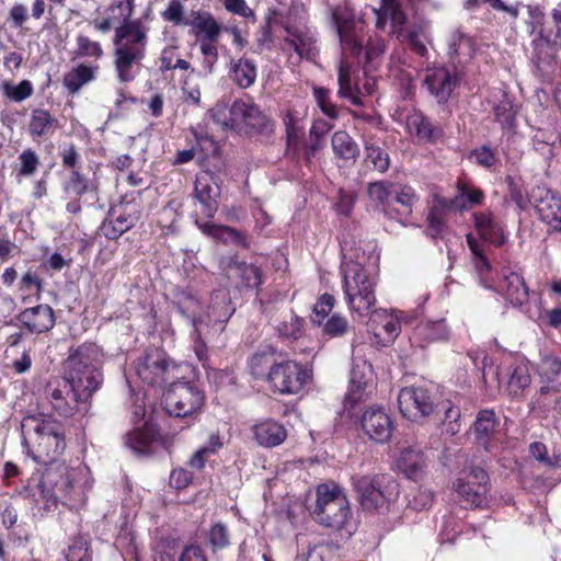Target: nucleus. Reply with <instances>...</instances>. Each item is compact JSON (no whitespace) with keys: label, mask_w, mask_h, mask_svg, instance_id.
I'll list each match as a JSON object with an SVG mask.
<instances>
[{"label":"nucleus","mask_w":561,"mask_h":561,"mask_svg":"<svg viewBox=\"0 0 561 561\" xmlns=\"http://www.w3.org/2000/svg\"><path fill=\"white\" fill-rule=\"evenodd\" d=\"M134 8V0H119L107 9L108 18L94 22V27L103 33L119 22L113 37V64L121 83L131 82L136 78V70L146 57L148 46L150 27L139 19H131Z\"/></svg>","instance_id":"nucleus-1"},{"label":"nucleus","mask_w":561,"mask_h":561,"mask_svg":"<svg viewBox=\"0 0 561 561\" xmlns=\"http://www.w3.org/2000/svg\"><path fill=\"white\" fill-rule=\"evenodd\" d=\"M84 474L81 467L72 468L66 463L47 466L41 476H33L21 491L28 501L34 514L44 515L57 508L58 501L76 506L83 502L84 492L80 480Z\"/></svg>","instance_id":"nucleus-2"},{"label":"nucleus","mask_w":561,"mask_h":561,"mask_svg":"<svg viewBox=\"0 0 561 561\" xmlns=\"http://www.w3.org/2000/svg\"><path fill=\"white\" fill-rule=\"evenodd\" d=\"M23 445L36 462L60 465L57 458L66 448L62 425L51 417L30 415L23 419Z\"/></svg>","instance_id":"nucleus-3"},{"label":"nucleus","mask_w":561,"mask_h":561,"mask_svg":"<svg viewBox=\"0 0 561 561\" xmlns=\"http://www.w3.org/2000/svg\"><path fill=\"white\" fill-rule=\"evenodd\" d=\"M102 353L93 343H83L70 348L64 364V380L72 388L79 400H90L103 382L100 370Z\"/></svg>","instance_id":"nucleus-4"},{"label":"nucleus","mask_w":561,"mask_h":561,"mask_svg":"<svg viewBox=\"0 0 561 561\" xmlns=\"http://www.w3.org/2000/svg\"><path fill=\"white\" fill-rule=\"evenodd\" d=\"M210 115L215 123L225 128L245 127L249 134L268 135L274 130V122L260 107L244 100H236L230 107L217 104Z\"/></svg>","instance_id":"nucleus-5"},{"label":"nucleus","mask_w":561,"mask_h":561,"mask_svg":"<svg viewBox=\"0 0 561 561\" xmlns=\"http://www.w3.org/2000/svg\"><path fill=\"white\" fill-rule=\"evenodd\" d=\"M343 276V293L350 311L364 317L376 304L377 277L373 272L364 273L356 264H348Z\"/></svg>","instance_id":"nucleus-6"},{"label":"nucleus","mask_w":561,"mask_h":561,"mask_svg":"<svg viewBox=\"0 0 561 561\" xmlns=\"http://www.w3.org/2000/svg\"><path fill=\"white\" fill-rule=\"evenodd\" d=\"M314 519L330 528H343L350 516L348 501L335 484H321L317 488V501L312 511Z\"/></svg>","instance_id":"nucleus-7"},{"label":"nucleus","mask_w":561,"mask_h":561,"mask_svg":"<svg viewBox=\"0 0 561 561\" xmlns=\"http://www.w3.org/2000/svg\"><path fill=\"white\" fill-rule=\"evenodd\" d=\"M39 409L47 414L60 417H72L76 414H85L89 411L88 400H79L72 388L64 380L53 379L43 389Z\"/></svg>","instance_id":"nucleus-8"},{"label":"nucleus","mask_w":561,"mask_h":561,"mask_svg":"<svg viewBox=\"0 0 561 561\" xmlns=\"http://www.w3.org/2000/svg\"><path fill=\"white\" fill-rule=\"evenodd\" d=\"M311 371L296 360H283L270 366L265 380L278 394H298L311 380Z\"/></svg>","instance_id":"nucleus-9"},{"label":"nucleus","mask_w":561,"mask_h":561,"mask_svg":"<svg viewBox=\"0 0 561 561\" xmlns=\"http://www.w3.org/2000/svg\"><path fill=\"white\" fill-rule=\"evenodd\" d=\"M178 365L161 348L149 347L135 362V370L142 382L149 386H163L176 378Z\"/></svg>","instance_id":"nucleus-10"},{"label":"nucleus","mask_w":561,"mask_h":561,"mask_svg":"<svg viewBox=\"0 0 561 561\" xmlns=\"http://www.w3.org/2000/svg\"><path fill=\"white\" fill-rule=\"evenodd\" d=\"M352 484L363 508L370 512L381 508L397 491V483L381 474H355Z\"/></svg>","instance_id":"nucleus-11"},{"label":"nucleus","mask_w":561,"mask_h":561,"mask_svg":"<svg viewBox=\"0 0 561 561\" xmlns=\"http://www.w3.org/2000/svg\"><path fill=\"white\" fill-rule=\"evenodd\" d=\"M204 401V392L191 382H172L164 396L168 413L176 417H187L198 413Z\"/></svg>","instance_id":"nucleus-12"},{"label":"nucleus","mask_w":561,"mask_h":561,"mask_svg":"<svg viewBox=\"0 0 561 561\" xmlns=\"http://www.w3.org/2000/svg\"><path fill=\"white\" fill-rule=\"evenodd\" d=\"M398 407L401 414L412 421L420 422L428 417L435 410V397L424 386H409L398 393Z\"/></svg>","instance_id":"nucleus-13"},{"label":"nucleus","mask_w":561,"mask_h":561,"mask_svg":"<svg viewBox=\"0 0 561 561\" xmlns=\"http://www.w3.org/2000/svg\"><path fill=\"white\" fill-rule=\"evenodd\" d=\"M489 476L480 467H473L465 478L454 482L455 491L465 507H482L488 503Z\"/></svg>","instance_id":"nucleus-14"},{"label":"nucleus","mask_w":561,"mask_h":561,"mask_svg":"<svg viewBox=\"0 0 561 561\" xmlns=\"http://www.w3.org/2000/svg\"><path fill=\"white\" fill-rule=\"evenodd\" d=\"M402 321H405L403 311L393 312L386 309L373 310L369 321L371 344L377 347L390 346L401 331Z\"/></svg>","instance_id":"nucleus-15"},{"label":"nucleus","mask_w":561,"mask_h":561,"mask_svg":"<svg viewBox=\"0 0 561 561\" xmlns=\"http://www.w3.org/2000/svg\"><path fill=\"white\" fill-rule=\"evenodd\" d=\"M332 22L336 28L343 51L359 56L363 50V38L356 28L354 14L345 5H337L332 10Z\"/></svg>","instance_id":"nucleus-16"},{"label":"nucleus","mask_w":561,"mask_h":561,"mask_svg":"<svg viewBox=\"0 0 561 561\" xmlns=\"http://www.w3.org/2000/svg\"><path fill=\"white\" fill-rule=\"evenodd\" d=\"M530 202L539 218L553 230L561 231V196L546 186L531 190Z\"/></svg>","instance_id":"nucleus-17"},{"label":"nucleus","mask_w":561,"mask_h":561,"mask_svg":"<svg viewBox=\"0 0 561 561\" xmlns=\"http://www.w3.org/2000/svg\"><path fill=\"white\" fill-rule=\"evenodd\" d=\"M360 426L369 439L378 444L387 443L393 432L391 417L380 407L367 409L362 415Z\"/></svg>","instance_id":"nucleus-18"},{"label":"nucleus","mask_w":561,"mask_h":561,"mask_svg":"<svg viewBox=\"0 0 561 561\" xmlns=\"http://www.w3.org/2000/svg\"><path fill=\"white\" fill-rule=\"evenodd\" d=\"M424 83L436 101L444 104L458 85L459 78L446 67H433L426 70Z\"/></svg>","instance_id":"nucleus-19"},{"label":"nucleus","mask_w":561,"mask_h":561,"mask_svg":"<svg viewBox=\"0 0 561 561\" xmlns=\"http://www.w3.org/2000/svg\"><path fill=\"white\" fill-rule=\"evenodd\" d=\"M287 35L282 43L283 50L293 49L298 59H313L318 55L317 38L314 34L308 28H300L296 26H286Z\"/></svg>","instance_id":"nucleus-20"},{"label":"nucleus","mask_w":561,"mask_h":561,"mask_svg":"<svg viewBox=\"0 0 561 561\" xmlns=\"http://www.w3.org/2000/svg\"><path fill=\"white\" fill-rule=\"evenodd\" d=\"M138 219V213L128 210V206L112 208L108 218L100 226V231L106 239L116 240L123 233L130 230L137 224Z\"/></svg>","instance_id":"nucleus-21"},{"label":"nucleus","mask_w":561,"mask_h":561,"mask_svg":"<svg viewBox=\"0 0 561 561\" xmlns=\"http://www.w3.org/2000/svg\"><path fill=\"white\" fill-rule=\"evenodd\" d=\"M219 196V186L209 173H203L196 176L194 197L201 204L202 211L206 218L211 219L215 217L218 210Z\"/></svg>","instance_id":"nucleus-22"},{"label":"nucleus","mask_w":561,"mask_h":561,"mask_svg":"<svg viewBox=\"0 0 561 561\" xmlns=\"http://www.w3.org/2000/svg\"><path fill=\"white\" fill-rule=\"evenodd\" d=\"M405 127L411 136L426 144H435L444 136L443 128L420 111H414L407 116Z\"/></svg>","instance_id":"nucleus-23"},{"label":"nucleus","mask_w":561,"mask_h":561,"mask_svg":"<svg viewBox=\"0 0 561 561\" xmlns=\"http://www.w3.org/2000/svg\"><path fill=\"white\" fill-rule=\"evenodd\" d=\"M18 319L32 333L49 331L55 324L54 310L48 305L27 308L20 312Z\"/></svg>","instance_id":"nucleus-24"},{"label":"nucleus","mask_w":561,"mask_h":561,"mask_svg":"<svg viewBox=\"0 0 561 561\" xmlns=\"http://www.w3.org/2000/svg\"><path fill=\"white\" fill-rule=\"evenodd\" d=\"M500 288L505 299L513 307H522L528 302L529 290L520 274L503 270Z\"/></svg>","instance_id":"nucleus-25"},{"label":"nucleus","mask_w":561,"mask_h":561,"mask_svg":"<svg viewBox=\"0 0 561 561\" xmlns=\"http://www.w3.org/2000/svg\"><path fill=\"white\" fill-rule=\"evenodd\" d=\"M507 392L512 398H522L531 383L529 362L515 358L507 368Z\"/></svg>","instance_id":"nucleus-26"},{"label":"nucleus","mask_w":561,"mask_h":561,"mask_svg":"<svg viewBox=\"0 0 561 561\" xmlns=\"http://www.w3.org/2000/svg\"><path fill=\"white\" fill-rule=\"evenodd\" d=\"M450 331L445 319L437 321H423L420 322L413 331V340L419 342L421 347L432 342L446 341L449 337Z\"/></svg>","instance_id":"nucleus-27"},{"label":"nucleus","mask_w":561,"mask_h":561,"mask_svg":"<svg viewBox=\"0 0 561 561\" xmlns=\"http://www.w3.org/2000/svg\"><path fill=\"white\" fill-rule=\"evenodd\" d=\"M195 225L206 236L222 241L225 243L232 242L242 248H249L247 237L237 229L224 225H216L210 221L195 220Z\"/></svg>","instance_id":"nucleus-28"},{"label":"nucleus","mask_w":561,"mask_h":561,"mask_svg":"<svg viewBox=\"0 0 561 561\" xmlns=\"http://www.w3.org/2000/svg\"><path fill=\"white\" fill-rule=\"evenodd\" d=\"M474 227L479 236L484 240L501 247L505 243V236L500 221L495 220L491 213H479L473 215Z\"/></svg>","instance_id":"nucleus-29"},{"label":"nucleus","mask_w":561,"mask_h":561,"mask_svg":"<svg viewBox=\"0 0 561 561\" xmlns=\"http://www.w3.org/2000/svg\"><path fill=\"white\" fill-rule=\"evenodd\" d=\"M60 127L58 119L44 108H35L31 113L27 131L33 138H49Z\"/></svg>","instance_id":"nucleus-30"},{"label":"nucleus","mask_w":561,"mask_h":561,"mask_svg":"<svg viewBox=\"0 0 561 561\" xmlns=\"http://www.w3.org/2000/svg\"><path fill=\"white\" fill-rule=\"evenodd\" d=\"M254 438L259 445L275 447L280 445L287 437L286 428L278 422L265 420L253 426Z\"/></svg>","instance_id":"nucleus-31"},{"label":"nucleus","mask_w":561,"mask_h":561,"mask_svg":"<svg viewBox=\"0 0 561 561\" xmlns=\"http://www.w3.org/2000/svg\"><path fill=\"white\" fill-rule=\"evenodd\" d=\"M228 73L236 85L240 89H248L252 87L256 80V64L254 60L245 57L231 60Z\"/></svg>","instance_id":"nucleus-32"},{"label":"nucleus","mask_w":561,"mask_h":561,"mask_svg":"<svg viewBox=\"0 0 561 561\" xmlns=\"http://www.w3.org/2000/svg\"><path fill=\"white\" fill-rule=\"evenodd\" d=\"M545 386L540 387L539 394L545 396L549 392L561 391V360L557 357H545L539 371Z\"/></svg>","instance_id":"nucleus-33"},{"label":"nucleus","mask_w":561,"mask_h":561,"mask_svg":"<svg viewBox=\"0 0 561 561\" xmlns=\"http://www.w3.org/2000/svg\"><path fill=\"white\" fill-rule=\"evenodd\" d=\"M499 425L500 420L496 416L494 410L484 409L478 412L473 424V431L477 440L485 449H488V446Z\"/></svg>","instance_id":"nucleus-34"},{"label":"nucleus","mask_w":561,"mask_h":561,"mask_svg":"<svg viewBox=\"0 0 561 561\" xmlns=\"http://www.w3.org/2000/svg\"><path fill=\"white\" fill-rule=\"evenodd\" d=\"M99 66L80 64L64 76L62 84L70 94H77L83 85L93 81Z\"/></svg>","instance_id":"nucleus-35"},{"label":"nucleus","mask_w":561,"mask_h":561,"mask_svg":"<svg viewBox=\"0 0 561 561\" xmlns=\"http://www.w3.org/2000/svg\"><path fill=\"white\" fill-rule=\"evenodd\" d=\"M398 467L409 479L417 480L425 468L423 453L414 448L403 449L398 459Z\"/></svg>","instance_id":"nucleus-36"},{"label":"nucleus","mask_w":561,"mask_h":561,"mask_svg":"<svg viewBox=\"0 0 561 561\" xmlns=\"http://www.w3.org/2000/svg\"><path fill=\"white\" fill-rule=\"evenodd\" d=\"M190 25L198 41H218L221 33V26L209 12H197L190 22Z\"/></svg>","instance_id":"nucleus-37"},{"label":"nucleus","mask_w":561,"mask_h":561,"mask_svg":"<svg viewBox=\"0 0 561 561\" xmlns=\"http://www.w3.org/2000/svg\"><path fill=\"white\" fill-rule=\"evenodd\" d=\"M233 312L234 308L227 291L218 290L211 296V304L207 313L209 321L224 325Z\"/></svg>","instance_id":"nucleus-38"},{"label":"nucleus","mask_w":561,"mask_h":561,"mask_svg":"<svg viewBox=\"0 0 561 561\" xmlns=\"http://www.w3.org/2000/svg\"><path fill=\"white\" fill-rule=\"evenodd\" d=\"M394 184L387 181H377L368 185L367 193L369 198L377 205L382 207V211L389 218H396L393 215L391 201Z\"/></svg>","instance_id":"nucleus-39"},{"label":"nucleus","mask_w":561,"mask_h":561,"mask_svg":"<svg viewBox=\"0 0 561 561\" xmlns=\"http://www.w3.org/2000/svg\"><path fill=\"white\" fill-rule=\"evenodd\" d=\"M225 270H236L242 280L243 286L247 288H259L262 283L261 270L253 264L238 261L236 256L228 259Z\"/></svg>","instance_id":"nucleus-40"},{"label":"nucleus","mask_w":561,"mask_h":561,"mask_svg":"<svg viewBox=\"0 0 561 561\" xmlns=\"http://www.w3.org/2000/svg\"><path fill=\"white\" fill-rule=\"evenodd\" d=\"M457 195L451 199L450 206L455 209H469L473 205L482 203L484 194L480 188L473 187L471 184L462 181L457 183Z\"/></svg>","instance_id":"nucleus-41"},{"label":"nucleus","mask_w":561,"mask_h":561,"mask_svg":"<svg viewBox=\"0 0 561 561\" xmlns=\"http://www.w3.org/2000/svg\"><path fill=\"white\" fill-rule=\"evenodd\" d=\"M334 154L343 160H355L359 154L356 141L344 130L335 131L331 137Z\"/></svg>","instance_id":"nucleus-42"},{"label":"nucleus","mask_w":561,"mask_h":561,"mask_svg":"<svg viewBox=\"0 0 561 561\" xmlns=\"http://www.w3.org/2000/svg\"><path fill=\"white\" fill-rule=\"evenodd\" d=\"M299 121L300 118L297 112L293 110H287L283 114V123L286 130L287 150L293 152V154L297 153L300 140L304 136V130L299 124Z\"/></svg>","instance_id":"nucleus-43"},{"label":"nucleus","mask_w":561,"mask_h":561,"mask_svg":"<svg viewBox=\"0 0 561 561\" xmlns=\"http://www.w3.org/2000/svg\"><path fill=\"white\" fill-rule=\"evenodd\" d=\"M62 188L65 193L75 194L76 196L81 197L89 193L96 194L98 184L94 180L89 179L78 170H71L67 181H65L62 185Z\"/></svg>","instance_id":"nucleus-44"},{"label":"nucleus","mask_w":561,"mask_h":561,"mask_svg":"<svg viewBox=\"0 0 561 561\" xmlns=\"http://www.w3.org/2000/svg\"><path fill=\"white\" fill-rule=\"evenodd\" d=\"M343 262L341 264V273L344 274L348 264L358 265L364 273L373 272V268L376 264L377 256L373 253H366L365 250L360 248L354 249H343Z\"/></svg>","instance_id":"nucleus-45"},{"label":"nucleus","mask_w":561,"mask_h":561,"mask_svg":"<svg viewBox=\"0 0 561 561\" xmlns=\"http://www.w3.org/2000/svg\"><path fill=\"white\" fill-rule=\"evenodd\" d=\"M392 198L400 204L401 210L394 209L393 215L399 217H408L413 213V207L420 197L415 190L410 185L394 184Z\"/></svg>","instance_id":"nucleus-46"},{"label":"nucleus","mask_w":561,"mask_h":561,"mask_svg":"<svg viewBox=\"0 0 561 561\" xmlns=\"http://www.w3.org/2000/svg\"><path fill=\"white\" fill-rule=\"evenodd\" d=\"M473 53V45L470 37L460 32H455L450 35L448 54L454 61L462 64L471 59Z\"/></svg>","instance_id":"nucleus-47"},{"label":"nucleus","mask_w":561,"mask_h":561,"mask_svg":"<svg viewBox=\"0 0 561 561\" xmlns=\"http://www.w3.org/2000/svg\"><path fill=\"white\" fill-rule=\"evenodd\" d=\"M62 553L67 561H92L91 545L85 536L70 538Z\"/></svg>","instance_id":"nucleus-48"},{"label":"nucleus","mask_w":561,"mask_h":561,"mask_svg":"<svg viewBox=\"0 0 561 561\" xmlns=\"http://www.w3.org/2000/svg\"><path fill=\"white\" fill-rule=\"evenodd\" d=\"M376 14L378 15V27H383L385 19H389L396 26H403L407 22L400 0H382V5L376 11Z\"/></svg>","instance_id":"nucleus-49"},{"label":"nucleus","mask_w":561,"mask_h":561,"mask_svg":"<svg viewBox=\"0 0 561 561\" xmlns=\"http://www.w3.org/2000/svg\"><path fill=\"white\" fill-rule=\"evenodd\" d=\"M365 161L371 163L373 168L385 173L390 165L389 154L379 146H377L371 138L364 140Z\"/></svg>","instance_id":"nucleus-50"},{"label":"nucleus","mask_w":561,"mask_h":561,"mask_svg":"<svg viewBox=\"0 0 561 561\" xmlns=\"http://www.w3.org/2000/svg\"><path fill=\"white\" fill-rule=\"evenodd\" d=\"M302 324L304 320L293 311H289L283 314L282 320L276 325V330L280 337L296 341L302 334Z\"/></svg>","instance_id":"nucleus-51"},{"label":"nucleus","mask_w":561,"mask_h":561,"mask_svg":"<svg viewBox=\"0 0 561 561\" xmlns=\"http://www.w3.org/2000/svg\"><path fill=\"white\" fill-rule=\"evenodd\" d=\"M466 239L472 254L474 268L482 277L485 273L491 271V263L485 254V245L478 241L472 233H468Z\"/></svg>","instance_id":"nucleus-52"},{"label":"nucleus","mask_w":561,"mask_h":561,"mask_svg":"<svg viewBox=\"0 0 561 561\" xmlns=\"http://www.w3.org/2000/svg\"><path fill=\"white\" fill-rule=\"evenodd\" d=\"M551 23L554 25L556 30L553 31L547 25H541L539 35L547 45L556 48L561 46V4L552 10Z\"/></svg>","instance_id":"nucleus-53"},{"label":"nucleus","mask_w":561,"mask_h":561,"mask_svg":"<svg viewBox=\"0 0 561 561\" xmlns=\"http://www.w3.org/2000/svg\"><path fill=\"white\" fill-rule=\"evenodd\" d=\"M3 95L12 102H23L28 99L33 92V84L28 80H22L19 84L4 81L1 84Z\"/></svg>","instance_id":"nucleus-54"},{"label":"nucleus","mask_w":561,"mask_h":561,"mask_svg":"<svg viewBox=\"0 0 561 561\" xmlns=\"http://www.w3.org/2000/svg\"><path fill=\"white\" fill-rule=\"evenodd\" d=\"M20 167L16 172L19 178L32 176L38 169L41 161L38 154L31 148L23 150L19 156Z\"/></svg>","instance_id":"nucleus-55"},{"label":"nucleus","mask_w":561,"mask_h":561,"mask_svg":"<svg viewBox=\"0 0 561 561\" xmlns=\"http://www.w3.org/2000/svg\"><path fill=\"white\" fill-rule=\"evenodd\" d=\"M368 399L367 388L360 385H351L344 397L343 409L350 416L353 414V410L362 402Z\"/></svg>","instance_id":"nucleus-56"},{"label":"nucleus","mask_w":561,"mask_h":561,"mask_svg":"<svg viewBox=\"0 0 561 561\" xmlns=\"http://www.w3.org/2000/svg\"><path fill=\"white\" fill-rule=\"evenodd\" d=\"M208 540L213 551L222 550L230 545L228 527L222 523H215L208 531Z\"/></svg>","instance_id":"nucleus-57"},{"label":"nucleus","mask_w":561,"mask_h":561,"mask_svg":"<svg viewBox=\"0 0 561 561\" xmlns=\"http://www.w3.org/2000/svg\"><path fill=\"white\" fill-rule=\"evenodd\" d=\"M151 436L144 430H134L127 434L126 445L137 454H144L151 445Z\"/></svg>","instance_id":"nucleus-58"},{"label":"nucleus","mask_w":561,"mask_h":561,"mask_svg":"<svg viewBox=\"0 0 561 561\" xmlns=\"http://www.w3.org/2000/svg\"><path fill=\"white\" fill-rule=\"evenodd\" d=\"M335 304V299L330 294H323L320 296L318 301L313 306V317L311 318L312 322L322 325L324 319L332 311Z\"/></svg>","instance_id":"nucleus-59"},{"label":"nucleus","mask_w":561,"mask_h":561,"mask_svg":"<svg viewBox=\"0 0 561 561\" xmlns=\"http://www.w3.org/2000/svg\"><path fill=\"white\" fill-rule=\"evenodd\" d=\"M352 66L344 58L340 60L339 71H337V82H339V91L337 94L340 96H351V88L352 87Z\"/></svg>","instance_id":"nucleus-60"},{"label":"nucleus","mask_w":561,"mask_h":561,"mask_svg":"<svg viewBox=\"0 0 561 561\" xmlns=\"http://www.w3.org/2000/svg\"><path fill=\"white\" fill-rule=\"evenodd\" d=\"M313 95L323 114L331 119H336L339 112L335 104H333L330 99V91L324 88H314Z\"/></svg>","instance_id":"nucleus-61"},{"label":"nucleus","mask_w":561,"mask_h":561,"mask_svg":"<svg viewBox=\"0 0 561 561\" xmlns=\"http://www.w3.org/2000/svg\"><path fill=\"white\" fill-rule=\"evenodd\" d=\"M77 56L100 58L103 55V49L100 43L93 42L84 35H79L77 37Z\"/></svg>","instance_id":"nucleus-62"},{"label":"nucleus","mask_w":561,"mask_h":561,"mask_svg":"<svg viewBox=\"0 0 561 561\" xmlns=\"http://www.w3.org/2000/svg\"><path fill=\"white\" fill-rule=\"evenodd\" d=\"M323 324V333L331 336H342L348 330V321L345 317L340 314H333Z\"/></svg>","instance_id":"nucleus-63"},{"label":"nucleus","mask_w":561,"mask_h":561,"mask_svg":"<svg viewBox=\"0 0 561 561\" xmlns=\"http://www.w3.org/2000/svg\"><path fill=\"white\" fill-rule=\"evenodd\" d=\"M495 119L503 128H512L515 123L516 111L508 102H502L494 107Z\"/></svg>","instance_id":"nucleus-64"}]
</instances>
